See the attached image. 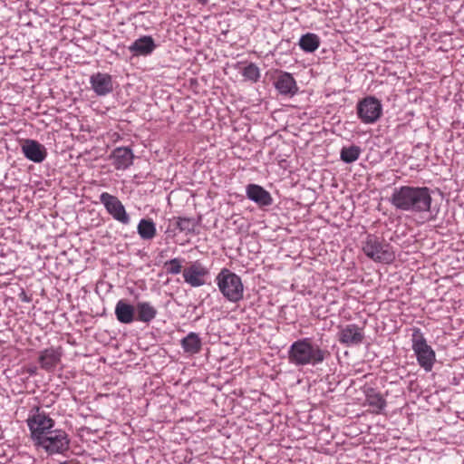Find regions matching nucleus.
<instances>
[{"mask_svg":"<svg viewBox=\"0 0 464 464\" xmlns=\"http://www.w3.org/2000/svg\"><path fill=\"white\" fill-rule=\"evenodd\" d=\"M182 261L179 258H173L169 261H166L164 264V267L166 269V273L169 275H178L181 272Z\"/></svg>","mask_w":464,"mask_h":464,"instance_id":"cd10ccee","label":"nucleus"},{"mask_svg":"<svg viewBox=\"0 0 464 464\" xmlns=\"http://www.w3.org/2000/svg\"><path fill=\"white\" fill-rule=\"evenodd\" d=\"M26 422L34 443L53 430L55 424L54 420L38 406L32 408Z\"/></svg>","mask_w":464,"mask_h":464,"instance_id":"39448f33","label":"nucleus"},{"mask_svg":"<svg viewBox=\"0 0 464 464\" xmlns=\"http://www.w3.org/2000/svg\"><path fill=\"white\" fill-rule=\"evenodd\" d=\"M34 445L43 448L49 455L63 454L69 450L70 439L63 430H54L37 440Z\"/></svg>","mask_w":464,"mask_h":464,"instance_id":"0eeeda50","label":"nucleus"},{"mask_svg":"<svg viewBox=\"0 0 464 464\" xmlns=\"http://www.w3.org/2000/svg\"><path fill=\"white\" fill-rule=\"evenodd\" d=\"M365 399L369 406L374 409L376 413L382 412L386 407V400L373 388H368L365 391Z\"/></svg>","mask_w":464,"mask_h":464,"instance_id":"412c9836","label":"nucleus"},{"mask_svg":"<svg viewBox=\"0 0 464 464\" xmlns=\"http://www.w3.org/2000/svg\"><path fill=\"white\" fill-rule=\"evenodd\" d=\"M19 296H20L21 300L24 302L29 303L31 301V299L27 296V295L25 294V292L24 290H22Z\"/></svg>","mask_w":464,"mask_h":464,"instance_id":"c85d7f7f","label":"nucleus"},{"mask_svg":"<svg viewBox=\"0 0 464 464\" xmlns=\"http://www.w3.org/2000/svg\"><path fill=\"white\" fill-rule=\"evenodd\" d=\"M156 48L153 38L150 35H144L135 40L131 45L129 46V50L134 55H149Z\"/></svg>","mask_w":464,"mask_h":464,"instance_id":"a211bd4d","label":"nucleus"},{"mask_svg":"<svg viewBox=\"0 0 464 464\" xmlns=\"http://www.w3.org/2000/svg\"><path fill=\"white\" fill-rule=\"evenodd\" d=\"M208 275V270L201 263L196 261L183 270L184 281L192 287L205 285L204 277Z\"/></svg>","mask_w":464,"mask_h":464,"instance_id":"9b49d317","label":"nucleus"},{"mask_svg":"<svg viewBox=\"0 0 464 464\" xmlns=\"http://www.w3.org/2000/svg\"><path fill=\"white\" fill-rule=\"evenodd\" d=\"M432 198L428 187L401 186L395 188L390 203L398 210L423 213L430 211Z\"/></svg>","mask_w":464,"mask_h":464,"instance_id":"f257e3e1","label":"nucleus"},{"mask_svg":"<svg viewBox=\"0 0 464 464\" xmlns=\"http://www.w3.org/2000/svg\"><path fill=\"white\" fill-rule=\"evenodd\" d=\"M320 45V38L317 34L307 33L299 40L300 48L305 53H314Z\"/></svg>","mask_w":464,"mask_h":464,"instance_id":"b1692460","label":"nucleus"},{"mask_svg":"<svg viewBox=\"0 0 464 464\" xmlns=\"http://www.w3.org/2000/svg\"><path fill=\"white\" fill-rule=\"evenodd\" d=\"M200 3L202 4H206L207 3V0H198Z\"/></svg>","mask_w":464,"mask_h":464,"instance_id":"7c9ffc66","label":"nucleus"},{"mask_svg":"<svg viewBox=\"0 0 464 464\" xmlns=\"http://www.w3.org/2000/svg\"><path fill=\"white\" fill-rule=\"evenodd\" d=\"M135 306L128 304L124 300L117 302L115 306V316L121 324H131L135 320Z\"/></svg>","mask_w":464,"mask_h":464,"instance_id":"6ab92c4d","label":"nucleus"},{"mask_svg":"<svg viewBox=\"0 0 464 464\" xmlns=\"http://www.w3.org/2000/svg\"><path fill=\"white\" fill-rule=\"evenodd\" d=\"M137 232L141 239L151 240L157 234L156 225L150 218H142L137 226Z\"/></svg>","mask_w":464,"mask_h":464,"instance_id":"5701e85b","label":"nucleus"},{"mask_svg":"<svg viewBox=\"0 0 464 464\" xmlns=\"http://www.w3.org/2000/svg\"><path fill=\"white\" fill-rule=\"evenodd\" d=\"M246 197L259 207H268L273 204L271 194L263 187L248 184L246 188Z\"/></svg>","mask_w":464,"mask_h":464,"instance_id":"4468645a","label":"nucleus"},{"mask_svg":"<svg viewBox=\"0 0 464 464\" xmlns=\"http://www.w3.org/2000/svg\"><path fill=\"white\" fill-rule=\"evenodd\" d=\"M337 338L340 343L349 347L356 346L362 343L364 334L362 328L355 324L341 326L337 334Z\"/></svg>","mask_w":464,"mask_h":464,"instance_id":"9d476101","label":"nucleus"},{"mask_svg":"<svg viewBox=\"0 0 464 464\" xmlns=\"http://www.w3.org/2000/svg\"><path fill=\"white\" fill-rule=\"evenodd\" d=\"M92 89L98 96H105L113 90L112 78L108 73L97 72L91 76Z\"/></svg>","mask_w":464,"mask_h":464,"instance_id":"ddd939ff","label":"nucleus"},{"mask_svg":"<svg viewBox=\"0 0 464 464\" xmlns=\"http://www.w3.org/2000/svg\"><path fill=\"white\" fill-rule=\"evenodd\" d=\"M198 222L193 218H177L176 226L181 231L187 234L194 233Z\"/></svg>","mask_w":464,"mask_h":464,"instance_id":"a878e982","label":"nucleus"},{"mask_svg":"<svg viewBox=\"0 0 464 464\" xmlns=\"http://www.w3.org/2000/svg\"><path fill=\"white\" fill-rule=\"evenodd\" d=\"M60 464H69L67 461L61 462Z\"/></svg>","mask_w":464,"mask_h":464,"instance_id":"2f4dec72","label":"nucleus"},{"mask_svg":"<svg viewBox=\"0 0 464 464\" xmlns=\"http://www.w3.org/2000/svg\"><path fill=\"white\" fill-rule=\"evenodd\" d=\"M61 357V348L50 347L40 353L38 362L42 369L52 372L60 362Z\"/></svg>","mask_w":464,"mask_h":464,"instance_id":"2eb2a0df","label":"nucleus"},{"mask_svg":"<svg viewBox=\"0 0 464 464\" xmlns=\"http://www.w3.org/2000/svg\"><path fill=\"white\" fill-rule=\"evenodd\" d=\"M411 341L412 350L416 354L419 364L425 371H430L435 362V352L427 343L420 328H413Z\"/></svg>","mask_w":464,"mask_h":464,"instance_id":"423d86ee","label":"nucleus"},{"mask_svg":"<svg viewBox=\"0 0 464 464\" xmlns=\"http://www.w3.org/2000/svg\"><path fill=\"white\" fill-rule=\"evenodd\" d=\"M135 309V320L145 324H150L158 314L157 309L149 302H138Z\"/></svg>","mask_w":464,"mask_h":464,"instance_id":"aec40b11","label":"nucleus"},{"mask_svg":"<svg viewBox=\"0 0 464 464\" xmlns=\"http://www.w3.org/2000/svg\"><path fill=\"white\" fill-rule=\"evenodd\" d=\"M100 202L104 206L106 211L113 219L122 225L130 224V217L127 213L124 205L116 196L108 192H102L100 195Z\"/></svg>","mask_w":464,"mask_h":464,"instance_id":"1a4fd4ad","label":"nucleus"},{"mask_svg":"<svg viewBox=\"0 0 464 464\" xmlns=\"http://www.w3.org/2000/svg\"><path fill=\"white\" fill-rule=\"evenodd\" d=\"M242 75L245 79L256 82L260 78V70L255 63H251L244 68Z\"/></svg>","mask_w":464,"mask_h":464,"instance_id":"bb28decb","label":"nucleus"},{"mask_svg":"<svg viewBox=\"0 0 464 464\" xmlns=\"http://www.w3.org/2000/svg\"><path fill=\"white\" fill-rule=\"evenodd\" d=\"M24 157L35 163L43 162L47 157L45 147L34 140H25L22 144Z\"/></svg>","mask_w":464,"mask_h":464,"instance_id":"f8f14e48","label":"nucleus"},{"mask_svg":"<svg viewBox=\"0 0 464 464\" xmlns=\"http://www.w3.org/2000/svg\"><path fill=\"white\" fill-rule=\"evenodd\" d=\"M382 113L381 102L373 97L368 96L357 104V115L362 122L370 124L376 122Z\"/></svg>","mask_w":464,"mask_h":464,"instance_id":"6e6552de","label":"nucleus"},{"mask_svg":"<svg viewBox=\"0 0 464 464\" xmlns=\"http://www.w3.org/2000/svg\"><path fill=\"white\" fill-rule=\"evenodd\" d=\"M216 282L223 296L232 303L243 299L244 285L241 277L227 268H223L218 274Z\"/></svg>","mask_w":464,"mask_h":464,"instance_id":"7ed1b4c3","label":"nucleus"},{"mask_svg":"<svg viewBox=\"0 0 464 464\" xmlns=\"http://www.w3.org/2000/svg\"><path fill=\"white\" fill-rule=\"evenodd\" d=\"M36 370H37L36 367L30 368V369H28V372L30 374H35L36 373Z\"/></svg>","mask_w":464,"mask_h":464,"instance_id":"c756f323","label":"nucleus"},{"mask_svg":"<svg viewBox=\"0 0 464 464\" xmlns=\"http://www.w3.org/2000/svg\"><path fill=\"white\" fill-rule=\"evenodd\" d=\"M111 158L116 169H126L132 164L134 156L130 148L119 147L112 151Z\"/></svg>","mask_w":464,"mask_h":464,"instance_id":"f3484780","label":"nucleus"},{"mask_svg":"<svg viewBox=\"0 0 464 464\" xmlns=\"http://www.w3.org/2000/svg\"><path fill=\"white\" fill-rule=\"evenodd\" d=\"M331 355L326 349L313 343L310 338H303L294 342L288 350V360L295 366L322 363Z\"/></svg>","mask_w":464,"mask_h":464,"instance_id":"f03ea898","label":"nucleus"},{"mask_svg":"<svg viewBox=\"0 0 464 464\" xmlns=\"http://www.w3.org/2000/svg\"><path fill=\"white\" fill-rule=\"evenodd\" d=\"M274 84L278 92L284 96L292 97L298 92L296 82L289 72H281Z\"/></svg>","mask_w":464,"mask_h":464,"instance_id":"dca6fc26","label":"nucleus"},{"mask_svg":"<svg viewBox=\"0 0 464 464\" xmlns=\"http://www.w3.org/2000/svg\"><path fill=\"white\" fill-rule=\"evenodd\" d=\"M362 250L366 256L375 262L391 264L395 259L393 247L389 243L374 235L367 236L362 246Z\"/></svg>","mask_w":464,"mask_h":464,"instance_id":"20e7f679","label":"nucleus"},{"mask_svg":"<svg viewBox=\"0 0 464 464\" xmlns=\"http://www.w3.org/2000/svg\"><path fill=\"white\" fill-rule=\"evenodd\" d=\"M181 347L184 352L190 354H196L200 352L202 343L198 334L189 333L181 341Z\"/></svg>","mask_w":464,"mask_h":464,"instance_id":"4be33fe9","label":"nucleus"},{"mask_svg":"<svg viewBox=\"0 0 464 464\" xmlns=\"http://www.w3.org/2000/svg\"><path fill=\"white\" fill-rule=\"evenodd\" d=\"M360 154V147L356 145H352L350 147H343L341 150L340 158L345 163H352L358 160Z\"/></svg>","mask_w":464,"mask_h":464,"instance_id":"393cba45","label":"nucleus"}]
</instances>
